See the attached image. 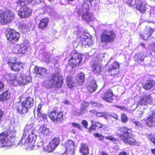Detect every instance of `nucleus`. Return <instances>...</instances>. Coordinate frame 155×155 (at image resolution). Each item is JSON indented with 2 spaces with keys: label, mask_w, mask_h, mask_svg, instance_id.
<instances>
[{
  "label": "nucleus",
  "mask_w": 155,
  "mask_h": 155,
  "mask_svg": "<svg viewBox=\"0 0 155 155\" xmlns=\"http://www.w3.org/2000/svg\"><path fill=\"white\" fill-rule=\"evenodd\" d=\"M4 76L5 79L9 81L10 83L15 86L18 85H25L31 81V77L28 74L22 72L17 75L6 74Z\"/></svg>",
  "instance_id": "f03ea898"
},
{
  "label": "nucleus",
  "mask_w": 155,
  "mask_h": 155,
  "mask_svg": "<svg viewBox=\"0 0 155 155\" xmlns=\"http://www.w3.org/2000/svg\"><path fill=\"white\" fill-rule=\"evenodd\" d=\"M66 79L68 87L71 89H73L75 84L73 81V78L71 76H68L67 77Z\"/></svg>",
  "instance_id": "72a5a7b5"
},
{
  "label": "nucleus",
  "mask_w": 155,
  "mask_h": 155,
  "mask_svg": "<svg viewBox=\"0 0 155 155\" xmlns=\"http://www.w3.org/2000/svg\"><path fill=\"white\" fill-rule=\"evenodd\" d=\"M34 102L33 99L29 97L25 98L21 102V103L26 108L28 109L33 106Z\"/></svg>",
  "instance_id": "4be33fe9"
},
{
  "label": "nucleus",
  "mask_w": 155,
  "mask_h": 155,
  "mask_svg": "<svg viewBox=\"0 0 155 155\" xmlns=\"http://www.w3.org/2000/svg\"><path fill=\"white\" fill-rule=\"evenodd\" d=\"M89 105V103L87 102H82L81 105V106H83L84 108H87V107Z\"/></svg>",
  "instance_id": "603ef678"
},
{
  "label": "nucleus",
  "mask_w": 155,
  "mask_h": 155,
  "mask_svg": "<svg viewBox=\"0 0 155 155\" xmlns=\"http://www.w3.org/2000/svg\"><path fill=\"white\" fill-rule=\"evenodd\" d=\"M63 84L62 77L58 73L53 74L51 77L44 81L43 86L47 89L60 88Z\"/></svg>",
  "instance_id": "20e7f679"
},
{
  "label": "nucleus",
  "mask_w": 155,
  "mask_h": 155,
  "mask_svg": "<svg viewBox=\"0 0 155 155\" xmlns=\"http://www.w3.org/2000/svg\"><path fill=\"white\" fill-rule=\"evenodd\" d=\"M96 3V0H84L82 6L85 10H87L90 8L95 6Z\"/></svg>",
  "instance_id": "aec40b11"
},
{
  "label": "nucleus",
  "mask_w": 155,
  "mask_h": 155,
  "mask_svg": "<svg viewBox=\"0 0 155 155\" xmlns=\"http://www.w3.org/2000/svg\"><path fill=\"white\" fill-rule=\"evenodd\" d=\"M41 0H16V3L21 7L18 12V15L21 18H25L31 14V10L26 5L31 3L32 5L39 3Z\"/></svg>",
  "instance_id": "7ed1b4c3"
},
{
  "label": "nucleus",
  "mask_w": 155,
  "mask_h": 155,
  "mask_svg": "<svg viewBox=\"0 0 155 155\" xmlns=\"http://www.w3.org/2000/svg\"><path fill=\"white\" fill-rule=\"evenodd\" d=\"M95 125L96 127H97L99 128H101L104 130H105V125L103 124H101L99 122H95Z\"/></svg>",
  "instance_id": "c03bdc74"
},
{
  "label": "nucleus",
  "mask_w": 155,
  "mask_h": 155,
  "mask_svg": "<svg viewBox=\"0 0 155 155\" xmlns=\"http://www.w3.org/2000/svg\"><path fill=\"white\" fill-rule=\"evenodd\" d=\"M49 118L54 123L61 122L63 116V113L60 112H57L54 110L50 112L48 114Z\"/></svg>",
  "instance_id": "ddd939ff"
},
{
  "label": "nucleus",
  "mask_w": 155,
  "mask_h": 155,
  "mask_svg": "<svg viewBox=\"0 0 155 155\" xmlns=\"http://www.w3.org/2000/svg\"><path fill=\"white\" fill-rule=\"evenodd\" d=\"M83 56V55L75 52H72L68 60L69 64L72 68L77 67L81 62Z\"/></svg>",
  "instance_id": "1a4fd4ad"
},
{
  "label": "nucleus",
  "mask_w": 155,
  "mask_h": 155,
  "mask_svg": "<svg viewBox=\"0 0 155 155\" xmlns=\"http://www.w3.org/2000/svg\"><path fill=\"white\" fill-rule=\"evenodd\" d=\"M60 142V140L58 137L53 138L45 148V150L49 153L52 152L59 145Z\"/></svg>",
  "instance_id": "f8f14e48"
},
{
  "label": "nucleus",
  "mask_w": 155,
  "mask_h": 155,
  "mask_svg": "<svg viewBox=\"0 0 155 155\" xmlns=\"http://www.w3.org/2000/svg\"><path fill=\"white\" fill-rule=\"evenodd\" d=\"M93 135L95 137L99 138L98 140L100 141L102 140L104 138V137L101 134L99 133H94Z\"/></svg>",
  "instance_id": "a18cd8bd"
},
{
  "label": "nucleus",
  "mask_w": 155,
  "mask_h": 155,
  "mask_svg": "<svg viewBox=\"0 0 155 155\" xmlns=\"http://www.w3.org/2000/svg\"><path fill=\"white\" fill-rule=\"evenodd\" d=\"M146 57L145 54H144L142 53L137 54L135 57H137L140 61H143L144 60V58Z\"/></svg>",
  "instance_id": "ea45409f"
},
{
  "label": "nucleus",
  "mask_w": 155,
  "mask_h": 155,
  "mask_svg": "<svg viewBox=\"0 0 155 155\" xmlns=\"http://www.w3.org/2000/svg\"><path fill=\"white\" fill-rule=\"evenodd\" d=\"M34 73L36 75H39V77L41 78L45 76L46 73V69L42 67L38 68L35 66L34 68Z\"/></svg>",
  "instance_id": "b1692460"
},
{
  "label": "nucleus",
  "mask_w": 155,
  "mask_h": 155,
  "mask_svg": "<svg viewBox=\"0 0 155 155\" xmlns=\"http://www.w3.org/2000/svg\"><path fill=\"white\" fill-rule=\"evenodd\" d=\"M127 3L130 5H136V9L142 13L145 12L147 8L145 0H128Z\"/></svg>",
  "instance_id": "6e6552de"
},
{
  "label": "nucleus",
  "mask_w": 155,
  "mask_h": 155,
  "mask_svg": "<svg viewBox=\"0 0 155 155\" xmlns=\"http://www.w3.org/2000/svg\"><path fill=\"white\" fill-rule=\"evenodd\" d=\"M97 88V85L96 81L93 79L91 83L88 86L87 89L91 93L95 91Z\"/></svg>",
  "instance_id": "c85d7f7f"
},
{
  "label": "nucleus",
  "mask_w": 155,
  "mask_h": 155,
  "mask_svg": "<svg viewBox=\"0 0 155 155\" xmlns=\"http://www.w3.org/2000/svg\"><path fill=\"white\" fill-rule=\"evenodd\" d=\"M145 121L149 127L155 126V112L150 115Z\"/></svg>",
  "instance_id": "5701e85b"
},
{
  "label": "nucleus",
  "mask_w": 155,
  "mask_h": 155,
  "mask_svg": "<svg viewBox=\"0 0 155 155\" xmlns=\"http://www.w3.org/2000/svg\"><path fill=\"white\" fill-rule=\"evenodd\" d=\"M21 27L22 29H25L28 28V26L25 24H23L21 25Z\"/></svg>",
  "instance_id": "4d7b16f0"
},
{
  "label": "nucleus",
  "mask_w": 155,
  "mask_h": 155,
  "mask_svg": "<svg viewBox=\"0 0 155 155\" xmlns=\"http://www.w3.org/2000/svg\"><path fill=\"white\" fill-rule=\"evenodd\" d=\"M48 21V19L47 18L42 19L39 23L38 27L41 29H44L47 25Z\"/></svg>",
  "instance_id": "473e14b6"
},
{
  "label": "nucleus",
  "mask_w": 155,
  "mask_h": 155,
  "mask_svg": "<svg viewBox=\"0 0 155 155\" xmlns=\"http://www.w3.org/2000/svg\"><path fill=\"white\" fill-rule=\"evenodd\" d=\"M16 59L15 58L10 57L9 58L8 60V64L9 67L11 66V64H13L16 62Z\"/></svg>",
  "instance_id": "37998d69"
},
{
  "label": "nucleus",
  "mask_w": 155,
  "mask_h": 155,
  "mask_svg": "<svg viewBox=\"0 0 155 155\" xmlns=\"http://www.w3.org/2000/svg\"><path fill=\"white\" fill-rule=\"evenodd\" d=\"M115 144H117L119 142V141L118 140L116 139L115 138H114V139H113V140L112 141Z\"/></svg>",
  "instance_id": "680f3d73"
},
{
  "label": "nucleus",
  "mask_w": 155,
  "mask_h": 155,
  "mask_svg": "<svg viewBox=\"0 0 155 155\" xmlns=\"http://www.w3.org/2000/svg\"><path fill=\"white\" fill-rule=\"evenodd\" d=\"M10 67L12 70L15 71H18L22 70L24 67L23 63L21 62H16L13 64H11Z\"/></svg>",
  "instance_id": "412c9836"
},
{
  "label": "nucleus",
  "mask_w": 155,
  "mask_h": 155,
  "mask_svg": "<svg viewBox=\"0 0 155 155\" xmlns=\"http://www.w3.org/2000/svg\"><path fill=\"white\" fill-rule=\"evenodd\" d=\"M20 37V34L13 30L9 31L8 34L6 35L7 40L13 43L17 42L18 40Z\"/></svg>",
  "instance_id": "4468645a"
},
{
  "label": "nucleus",
  "mask_w": 155,
  "mask_h": 155,
  "mask_svg": "<svg viewBox=\"0 0 155 155\" xmlns=\"http://www.w3.org/2000/svg\"><path fill=\"white\" fill-rule=\"evenodd\" d=\"M116 107L120 109V110H123L124 111H126L127 110V109L126 108H125L123 106H116Z\"/></svg>",
  "instance_id": "5fc2aeb1"
},
{
  "label": "nucleus",
  "mask_w": 155,
  "mask_h": 155,
  "mask_svg": "<svg viewBox=\"0 0 155 155\" xmlns=\"http://www.w3.org/2000/svg\"><path fill=\"white\" fill-rule=\"evenodd\" d=\"M138 103L140 105H146L151 101V96L149 94H141L138 96Z\"/></svg>",
  "instance_id": "dca6fc26"
},
{
  "label": "nucleus",
  "mask_w": 155,
  "mask_h": 155,
  "mask_svg": "<svg viewBox=\"0 0 155 155\" xmlns=\"http://www.w3.org/2000/svg\"><path fill=\"white\" fill-rule=\"evenodd\" d=\"M71 126L74 128H77L78 129L81 130V127L80 125L78 123L73 122L71 123Z\"/></svg>",
  "instance_id": "09e8293b"
},
{
  "label": "nucleus",
  "mask_w": 155,
  "mask_h": 155,
  "mask_svg": "<svg viewBox=\"0 0 155 155\" xmlns=\"http://www.w3.org/2000/svg\"><path fill=\"white\" fill-rule=\"evenodd\" d=\"M42 107V105L39 104L38 107L36 110H34V111L35 116L39 120H46L47 119V115L42 114L40 111Z\"/></svg>",
  "instance_id": "a211bd4d"
},
{
  "label": "nucleus",
  "mask_w": 155,
  "mask_h": 155,
  "mask_svg": "<svg viewBox=\"0 0 155 155\" xmlns=\"http://www.w3.org/2000/svg\"><path fill=\"white\" fill-rule=\"evenodd\" d=\"M85 75L82 72L78 73L77 74L76 80L77 83L80 86L82 85L85 81Z\"/></svg>",
  "instance_id": "a878e982"
},
{
  "label": "nucleus",
  "mask_w": 155,
  "mask_h": 155,
  "mask_svg": "<svg viewBox=\"0 0 155 155\" xmlns=\"http://www.w3.org/2000/svg\"><path fill=\"white\" fill-rule=\"evenodd\" d=\"M10 97V92L6 91L0 95V101L3 102L8 99Z\"/></svg>",
  "instance_id": "c756f323"
},
{
  "label": "nucleus",
  "mask_w": 155,
  "mask_h": 155,
  "mask_svg": "<svg viewBox=\"0 0 155 155\" xmlns=\"http://www.w3.org/2000/svg\"><path fill=\"white\" fill-rule=\"evenodd\" d=\"M10 123L15 129L19 127V123L17 121H16L14 119H13L11 120Z\"/></svg>",
  "instance_id": "a19ab883"
},
{
  "label": "nucleus",
  "mask_w": 155,
  "mask_h": 155,
  "mask_svg": "<svg viewBox=\"0 0 155 155\" xmlns=\"http://www.w3.org/2000/svg\"><path fill=\"white\" fill-rule=\"evenodd\" d=\"M121 120L123 123H125L128 121V118L125 114H121Z\"/></svg>",
  "instance_id": "49530a36"
},
{
  "label": "nucleus",
  "mask_w": 155,
  "mask_h": 155,
  "mask_svg": "<svg viewBox=\"0 0 155 155\" xmlns=\"http://www.w3.org/2000/svg\"><path fill=\"white\" fill-rule=\"evenodd\" d=\"M4 87V85L3 83L0 81V91Z\"/></svg>",
  "instance_id": "13d9d810"
},
{
  "label": "nucleus",
  "mask_w": 155,
  "mask_h": 155,
  "mask_svg": "<svg viewBox=\"0 0 155 155\" xmlns=\"http://www.w3.org/2000/svg\"><path fill=\"white\" fill-rule=\"evenodd\" d=\"M148 30L149 31V32L147 33V34H145L144 36L143 35H140V36L141 38L144 40L147 39V38H148L151 35L153 31V30L151 28H148Z\"/></svg>",
  "instance_id": "c9c22d12"
},
{
  "label": "nucleus",
  "mask_w": 155,
  "mask_h": 155,
  "mask_svg": "<svg viewBox=\"0 0 155 155\" xmlns=\"http://www.w3.org/2000/svg\"><path fill=\"white\" fill-rule=\"evenodd\" d=\"M16 109L18 113L22 114L26 113L28 111V109L26 108L22 103L18 104L16 106Z\"/></svg>",
  "instance_id": "cd10ccee"
},
{
  "label": "nucleus",
  "mask_w": 155,
  "mask_h": 155,
  "mask_svg": "<svg viewBox=\"0 0 155 155\" xmlns=\"http://www.w3.org/2000/svg\"><path fill=\"white\" fill-rule=\"evenodd\" d=\"M150 140L155 145V137L151 138Z\"/></svg>",
  "instance_id": "0e129e2a"
},
{
  "label": "nucleus",
  "mask_w": 155,
  "mask_h": 155,
  "mask_svg": "<svg viewBox=\"0 0 155 155\" xmlns=\"http://www.w3.org/2000/svg\"><path fill=\"white\" fill-rule=\"evenodd\" d=\"M101 155H108L107 153L104 152H102L101 153Z\"/></svg>",
  "instance_id": "774afa93"
},
{
  "label": "nucleus",
  "mask_w": 155,
  "mask_h": 155,
  "mask_svg": "<svg viewBox=\"0 0 155 155\" xmlns=\"http://www.w3.org/2000/svg\"><path fill=\"white\" fill-rule=\"evenodd\" d=\"M151 152L152 154L155 155V149H153L151 150Z\"/></svg>",
  "instance_id": "69168bd1"
},
{
  "label": "nucleus",
  "mask_w": 155,
  "mask_h": 155,
  "mask_svg": "<svg viewBox=\"0 0 155 155\" xmlns=\"http://www.w3.org/2000/svg\"><path fill=\"white\" fill-rule=\"evenodd\" d=\"M91 125L89 129V131L91 133L92 131H94L96 130V127L95 125V121L91 120Z\"/></svg>",
  "instance_id": "79ce46f5"
},
{
  "label": "nucleus",
  "mask_w": 155,
  "mask_h": 155,
  "mask_svg": "<svg viewBox=\"0 0 155 155\" xmlns=\"http://www.w3.org/2000/svg\"><path fill=\"white\" fill-rule=\"evenodd\" d=\"M119 129L120 132L124 133L123 135H118L124 142L130 145H139V143L131 137L130 134V133L131 131L130 129L126 127H122Z\"/></svg>",
  "instance_id": "39448f33"
},
{
  "label": "nucleus",
  "mask_w": 155,
  "mask_h": 155,
  "mask_svg": "<svg viewBox=\"0 0 155 155\" xmlns=\"http://www.w3.org/2000/svg\"><path fill=\"white\" fill-rule=\"evenodd\" d=\"M3 115V112L2 111L0 110V122L1 121L2 117Z\"/></svg>",
  "instance_id": "052dcab7"
},
{
  "label": "nucleus",
  "mask_w": 155,
  "mask_h": 155,
  "mask_svg": "<svg viewBox=\"0 0 155 155\" xmlns=\"http://www.w3.org/2000/svg\"><path fill=\"white\" fill-rule=\"evenodd\" d=\"M115 38L114 32L113 31L109 30H104L101 36V41L105 43H112Z\"/></svg>",
  "instance_id": "9d476101"
},
{
  "label": "nucleus",
  "mask_w": 155,
  "mask_h": 155,
  "mask_svg": "<svg viewBox=\"0 0 155 155\" xmlns=\"http://www.w3.org/2000/svg\"><path fill=\"white\" fill-rule=\"evenodd\" d=\"M83 106H81V108L80 110V111L81 114H83L86 113V112L87 111V109L85 108H84Z\"/></svg>",
  "instance_id": "8fccbe9b"
},
{
  "label": "nucleus",
  "mask_w": 155,
  "mask_h": 155,
  "mask_svg": "<svg viewBox=\"0 0 155 155\" xmlns=\"http://www.w3.org/2000/svg\"><path fill=\"white\" fill-rule=\"evenodd\" d=\"M47 12L51 16H53L54 18H56V14L54 12L53 10L51 7L48 6L46 9Z\"/></svg>",
  "instance_id": "4c0bfd02"
},
{
  "label": "nucleus",
  "mask_w": 155,
  "mask_h": 155,
  "mask_svg": "<svg viewBox=\"0 0 155 155\" xmlns=\"http://www.w3.org/2000/svg\"><path fill=\"white\" fill-rule=\"evenodd\" d=\"M114 95L111 90L110 89H108L101 95V97L103 100L110 102L113 99Z\"/></svg>",
  "instance_id": "6ab92c4d"
},
{
  "label": "nucleus",
  "mask_w": 155,
  "mask_h": 155,
  "mask_svg": "<svg viewBox=\"0 0 155 155\" xmlns=\"http://www.w3.org/2000/svg\"><path fill=\"white\" fill-rule=\"evenodd\" d=\"M80 151L83 154L86 155L89 153V148L87 145L81 143L80 148Z\"/></svg>",
  "instance_id": "2f4dec72"
},
{
  "label": "nucleus",
  "mask_w": 155,
  "mask_h": 155,
  "mask_svg": "<svg viewBox=\"0 0 155 155\" xmlns=\"http://www.w3.org/2000/svg\"><path fill=\"white\" fill-rule=\"evenodd\" d=\"M155 85V81L153 80L147 81L143 86L144 88L146 89H150L153 87Z\"/></svg>",
  "instance_id": "f704fd0d"
},
{
  "label": "nucleus",
  "mask_w": 155,
  "mask_h": 155,
  "mask_svg": "<svg viewBox=\"0 0 155 155\" xmlns=\"http://www.w3.org/2000/svg\"><path fill=\"white\" fill-rule=\"evenodd\" d=\"M82 124L83 125L84 127L87 128L88 127V122L86 120H83L82 121Z\"/></svg>",
  "instance_id": "3c124183"
},
{
  "label": "nucleus",
  "mask_w": 155,
  "mask_h": 155,
  "mask_svg": "<svg viewBox=\"0 0 155 155\" xmlns=\"http://www.w3.org/2000/svg\"><path fill=\"white\" fill-rule=\"evenodd\" d=\"M35 125L31 124L26 125L22 138L18 143L19 145H24L29 149H36L35 145L37 136L35 134Z\"/></svg>",
  "instance_id": "f257e3e1"
},
{
  "label": "nucleus",
  "mask_w": 155,
  "mask_h": 155,
  "mask_svg": "<svg viewBox=\"0 0 155 155\" xmlns=\"http://www.w3.org/2000/svg\"><path fill=\"white\" fill-rule=\"evenodd\" d=\"M105 138L107 139L108 140H110L112 141L113 139H114V138L113 137V136H107L105 137Z\"/></svg>",
  "instance_id": "864d4df0"
},
{
  "label": "nucleus",
  "mask_w": 155,
  "mask_h": 155,
  "mask_svg": "<svg viewBox=\"0 0 155 155\" xmlns=\"http://www.w3.org/2000/svg\"><path fill=\"white\" fill-rule=\"evenodd\" d=\"M28 46V42L25 41L20 45H16L13 49L12 52L22 55L26 52Z\"/></svg>",
  "instance_id": "9b49d317"
},
{
  "label": "nucleus",
  "mask_w": 155,
  "mask_h": 155,
  "mask_svg": "<svg viewBox=\"0 0 155 155\" xmlns=\"http://www.w3.org/2000/svg\"><path fill=\"white\" fill-rule=\"evenodd\" d=\"M92 71L94 73L99 74L101 72V65L98 63H94L92 66Z\"/></svg>",
  "instance_id": "7c9ffc66"
},
{
  "label": "nucleus",
  "mask_w": 155,
  "mask_h": 155,
  "mask_svg": "<svg viewBox=\"0 0 155 155\" xmlns=\"http://www.w3.org/2000/svg\"><path fill=\"white\" fill-rule=\"evenodd\" d=\"M15 17L14 13L12 10H9L3 12L0 10V22L2 25L10 23Z\"/></svg>",
  "instance_id": "0eeeda50"
},
{
  "label": "nucleus",
  "mask_w": 155,
  "mask_h": 155,
  "mask_svg": "<svg viewBox=\"0 0 155 155\" xmlns=\"http://www.w3.org/2000/svg\"><path fill=\"white\" fill-rule=\"evenodd\" d=\"M118 155H127V154L125 152H122Z\"/></svg>",
  "instance_id": "e2e57ef3"
},
{
  "label": "nucleus",
  "mask_w": 155,
  "mask_h": 155,
  "mask_svg": "<svg viewBox=\"0 0 155 155\" xmlns=\"http://www.w3.org/2000/svg\"><path fill=\"white\" fill-rule=\"evenodd\" d=\"M82 45L85 48H88L91 45L93 44V41L91 38L87 37L83 38L82 40Z\"/></svg>",
  "instance_id": "bb28decb"
},
{
  "label": "nucleus",
  "mask_w": 155,
  "mask_h": 155,
  "mask_svg": "<svg viewBox=\"0 0 155 155\" xmlns=\"http://www.w3.org/2000/svg\"><path fill=\"white\" fill-rule=\"evenodd\" d=\"M38 133L40 136L45 137L50 134L49 129L47 127L46 124H44L39 126L37 130Z\"/></svg>",
  "instance_id": "f3484780"
},
{
  "label": "nucleus",
  "mask_w": 155,
  "mask_h": 155,
  "mask_svg": "<svg viewBox=\"0 0 155 155\" xmlns=\"http://www.w3.org/2000/svg\"><path fill=\"white\" fill-rule=\"evenodd\" d=\"M63 103L66 105H69L70 104V102L68 100H65L63 102Z\"/></svg>",
  "instance_id": "bf43d9fd"
},
{
  "label": "nucleus",
  "mask_w": 155,
  "mask_h": 155,
  "mask_svg": "<svg viewBox=\"0 0 155 155\" xmlns=\"http://www.w3.org/2000/svg\"><path fill=\"white\" fill-rule=\"evenodd\" d=\"M119 63L117 61H115L110 66L109 70L110 71L115 70L119 68Z\"/></svg>",
  "instance_id": "e433bc0d"
},
{
  "label": "nucleus",
  "mask_w": 155,
  "mask_h": 155,
  "mask_svg": "<svg viewBox=\"0 0 155 155\" xmlns=\"http://www.w3.org/2000/svg\"><path fill=\"white\" fill-rule=\"evenodd\" d=\"M65 152L67 155H74V153L75 144L72 140H68L65 144Z\"/></svg>",
  "instance_id": "2eb2a0df"
},
{
  "label": "nucleus",
  "mask_w": 155,
  "mask_h": 155,
  "mask_svg": "<svg viewBox=\"0 0 155 155\" xmlns=\"http://www.w3.org/2000/svg\"><path fill=\"white\" fill-rule=\"evenodd\" d=\"M42 60L43 61L46 63H49L51 61V58L49 57V54H48L47 55H45Z\"/></svg>",
  "instance_id": "de8ad7c7"
},
{
  "label": "nucleus",
  "mask_w": 155,
  "mask_h": 155,
  "mask_svg": "<svg viewBox=\"0 0 155 155\" xmlns=\"http://www.w3.org/2000/svg\"><path fill=\"white\" fill-rule=\"evenodd\" d=\"M104 115V113L103 112H97L96 113V115L98 117H101Z\"/></svg>",
  "instance_id": "6e6d98bb"
},
{
  "label": "nucleus",
  "mask_w": 155,
  "mask_h": 155,
  "mask_svg": "<svg viewBox=\"0 0 155 155\" xmlns=\"http://www.w3.org/2000/svg\"><path fill=\"white\" fill-rule=\"evenodd\" d=\"M82 18L83 19L87 21H92L94 19L93 14L89 13L87 11H86L82 14Z\"/></svg>",
  "instance_id": "393cba45"
},
{
  "label": "nucleus",
  "mask_w": 155,
  "mask_h": 155,
  "mask_svg": "<svg viewBox=\"0 0 155 155\" xmlns=\"http://www.w3.org/2000/svg\"><path fill=\"white\" fill-rule=\"evenodd\" d=\"M132 122L136 126V127L137 128H142L143 126L142 124L140 122L136 121V120L134 118L131 119Z\"/></svg>",
  "instance_id": "58836bf2"
},
{
  "label": "nucleus",
  "mask_w": 155,
  "mask_h": 155,
  "mask_svg": "<svg viewBox=\"0 0 155 155\" xmlns=\"http://www.w3.org/2000/svg\"><path fill=\"white\" fill-rule=\"evenodd\" d=\"M113 117L114 118L118 120V116L117 115H116V114L114 115L113 116Z\"/></svg>",
  "instance_id": "338daca9"
},
{
  "label": "nucleus",
  "mask_w": 155,
  "mask_h": 155,
  "mask_svg": "<svg viewBox=\"0 0 155 155\" xmlns=\"http://www.w3.org/2000/svg\"><path fill=\"white\" fill-rule=\"evenodd\" d=\"M15 135L11 136L5 132L0 134V147L12 146L15 139Z\"/></svg>",
  "instance_id": "423d86ee"
}]
</instances>
